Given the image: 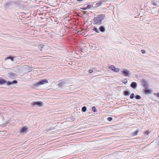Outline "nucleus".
Returning a JSON list of instances; mask_svg holds the SVG:
<instances>
[{
	"label": "nucleus",
	"instance_id": "obj_31",
	"mask_svg": "<svg viewBox=\"0 0 159 159\" xmlns=\"http://www.w3.org/2000/svg\"><path fill=\"white\" fill-rule=\"evenodd\" d=\"M141 52L143 53V54H144L145 53V51L144 50H143V49H142L141 50Z\"/></svg>",
	"mask_w": 159,
	"mask_h": 159
},
{
	"label": "nucleus",
	"instance_id": "obj_6",
	"mask_svg": "<svg viewBox=\"0 0 159 159\" xmlns=\"http://www.w3.org/2000/svg\"><path fill=\"white\" fill-rule=\"evenodd\" d=\"M32 104L34 105L35 106L36 105H38L39 106H43V103L41 102H33Z\"/></svg>",
	"mask_w": 159,
	"mask_h": 159
},
{
	"label": "nucleus",
	"instance_id": "obj_36",
	"mask_svg": "<svg viewBox=\"0 0 159 159\" xmlns=\"http://www.w3.org/2000/svg\"><path fill=\"white\" fill-rule=\"evenodd\" d=\"M84 0H77V1H80V2H81V1H83Z\"/></svg>",
	"mask_w": 159,
	"mask_h": 159
},
{
	"label": "nucleus",
	"instance_id": "obj_21",
	"mask_svg": "<svg viewBox=\"0 0 159 159\" xmlns=\"http://www.w3.org/2000/svg\"><path fill=\"white\" fill-rule=\"evenodd\" d=\"M135 98L137 99H140L141 98L140 96L139 95H136L135 96Z\"/></svg>",
	"mask_w": 159,
	"mask_h": 159
},
{
	"label": "nucleus",
	"instance_id": "obj_22",
	"mask_svg": "<svg viewBox=\"0 0 159 159\" xmlns=\"http://www.w3.org/2000/svg\"><path fill=\"white\" fill-rule=\"evenodd\" d=\"M138 132H139V130H136V131H134L133 132V135H134V136L137 135L138 134Z\"/></svg>",
	"mask_w": 159,
	"mask_h": 159
},
{
	"label": "nucleus",
	"instance_id": "obj_34",
	"mask_svg": "<svg viewBox=\"0 0 159 159\" xmlns=\"http://www.w3.org/2000/svg\"><path fill=\"white\" fill-rule=\"evenodd\" d=\"M93 71V70L90 69V74L92 73Z\"/></svg>",
	"mask_w": 159,
	"mask_h": 159
},
{
	"label": "nucleus",
	"instance_id": "obj_2",
	"mask_svg": "<svg viewBox=\"0 0 159 159\" xmlns=\"http://www.w3.org/2000/svg\"><path fill=\"white\" fill-rule=\"evenodd\" d=\"M48 81L47 80H39L37 83H35L33 85L34 87L39 86L41 85H43L46 83H47Z\"/></svg>",
	"mask_w": 159,
	"mask_h": 159
},
{
	"label": "nucleus",
	"instance_id": "obj_20",
	"mask_svg": "<svg viewBox=\"0 0 159 159\" xmlns=\"http://www.w3.org/2000/svg\"><path fill=\"white\" fill-rule=\"evenodd\" d=\"M92 111L93 112H96L97 111V110L96 109V107L94 106H93L92 107Z\"/></svg>",
	"mask_w": 159,
	"mask_h": 159
},
{
	"label": "nucleus",
	"instance_id": "obj_14",
	"mask_svg": "<svg viewBox=\"0 0 159 159\" xmlns=\"http://www.w3.org/2000/svg\"><path fill=\"white\" fill-rule=\"evenodd\" d=\"M6 81L2 79H0V84L6 83Z\"/></svg>",
	"mask_w": 159,
	"mask_h": 159
},
{
	"label": "nucleus",
	"instance_id": "obj_18",
	"mask_svg": "<svg viewBox=\"0 0 159 159\" xmlns=\"http://www.w3.org/2000/svg\"><path fill=\"white\" fill-rule=\"evenodd\" d=\"M115 68V67L113 65H111L109 67V68L110 69H111L113 71H114V70Z\"/></svg>",
	"mask_w": 159,
	"mask_h": 159
},
{
	"label": "nucleus",
	"instance_id": "obj_3",
	"mask_svg": "<svg viewBox=\"0 0 159 159\" xmlns=\"http://www.w3.org/2000/svg\"><path fill=\"white\" fill-rule=\"evenodd\" d=\"M122 74L124 76H129L131 75V73L130 71L128 70L127 69L124 68L123 69Z\"/></svg>",
	"mask_w": 159,
	"mask_h": 159
},
{
	"label": "nucleus",
	"instance_id": "obj_23",
	"mask_svg": "<svg viewBox=\"0 0 159 159\" xmlns=\"http://www.w3.org/2000/svg\"><path fill=\"white\" fill-rule=\"evenodd\" d=\"M120 71V69L118 68H116V67L115 68L114 70V72H118Z\"/></svg>",
	"mask_w": 159,
	"mask_h": 159
},
{
	"label": "nucleus",
	"instance_id": "obj_25",
	"mask_svg": "<svg viewBox=\"0 0 159 159\" xmlns=\"http://www.w3.org/2000/svg\"><path fill=\"white\" fill-rule=\"evenodd\" d=\"M134 97V93H132L130 95V98L131 99H133Z\"/></svg>",
	"mask_w": 159,
	"mask_h": 159
},
{
	"label": "nucleus",
	"instance_id": "obj_35",
	"mask_svg": "<svg viewBox=\"0 0 159 159\" xmlns=\"http://www.w3.org/2000/svg\"><path fill=\"white\" fill-rule=\"evenodd\" d=\"M89 31V29H87L85 30L86 32V33L87 31Z\"/></svg>",
	"mask_w": 159,
	"mask_h": 159
},
{
	"label": "nucleus",
	"instance_id": "obj_33",
	"mask_svg": "<svg viewBox=\"0 0 159 159\" xmlns=\"http://www.w3.org/2000/svg\"><path fill=\"white\" fill-rule=\"evenodd\" d=\"M40 46L41 48H42L44 47V45H41Z\"/></svg>",
	"mask_w": 159,
	"mask_h": 159
},
{
	"label": "nucleus",
	"instance_id": "obj_19",
	"mask_svg": "<svg viewBox=\"0 0 159 159\" xmlns=\"http://www.w3.org/2000/svg\"><path fill=\"white\" fill-rule=\"evenodd\" d=\"M93 31H95L97 33H99V31L98 30V29H97V28L96 27H94L93 28Z\"/></svg>",
	"mask_w": 159,
	"mask_h": 159
},
{
	"label": "nucleus",
	"instance_id": "obj_13",
	"mask_svg": "<svg viewBox=\"0 0 159 159\" xmlns=\"http://www.w3.org/2000/svg\"><path fill=\"white\" fill-rule=\"evenodd\" d=\"M151 3L152 5H153L154 6H157V2L155 1H152L151 2Z\"/></svg>",
	"mask_w": 159,
	"mask_h": 159
},
{
	"label": "nucleus",
	"instance_id": "obj_30",
	"mask_svg": "<svg viewBox=\"0 0 159 159\" xmlns=\"http://www.w3.org/2000/svg\"><path fill=\"white\" fill-rule=\"evenodd\" d=\"M17 82V81L16 80H14L12 82V84H16Z\"/></svg>",
	"mask_w": 159,
	"mask_h": 159
},
{
	"label": "nucleus",
	"instance_id": "obj_7",
	"mask_svg": "<svg viewBox=\"0 0 159 159\" xmlns=\"http://www.w3.org/2000/svg\"><path fill=\"white\" fill-rule=\"evenodd\" d=\"M130 86L134 89H135L137 87V84L135 82H132L130 84Z\"/></svg>",
	"mask_w": 159,
	"mask_h": 159
},
{
	"label": "nucleus",
	"instance_id": "obj_37",
	"mask_svg": "<svg viewBox=\"0 0 159 159\" xmlns=\"http://www.w3.org/2000/svg\"><path fill=\"white\" fill-rule=\"evenodd\" d=\"M91 5H90V8H91Z\"/></svg>",
	"mask_w": 159,
	"mask_h": 159
},
{
	"label": "nucleus",
	"instance_id": "obj_5",
	"mask_svg": "<svg viewBox=\"0 0 159 159\" xmlns=\"http://www.w3.org/2000/svg\"><path fill=\"white\" fill-rule=\"evenodd\" d=\"M28 128L26 126H24L20 130V133H26L27 132Z\"/></svg>",
	"mask_w": 159,
	"mask_h": 159
},
{
	"label": "nucleus",
	"instance_id": "obj_11",
	"mask_svg": "<svg viewBox=\"0 0 159 159\" xmlns=\"http://www.w3.org/2000/svg\"><path fill=\"white\" fill-rule=\"evenodd\" d=\"M150 91H151V90L149 89H146L144 90V92H145L146 94L150 93Z\"/></svg>",
	"mask_w": 159,
	"mask_h": 159
},
{
	"label": "nucleus",
	"instance_id": "obj_10",
	"mask_svg": "<svg viewBox=\"0 0 159 159\" xmlns=\"http://www.w3.org/2000/svg\"><path fill=\"white\" fill-rule=\"evenodd\" d=\"M130 94V92L128 90H126L124 92V94L125 96H129Z\"/></svg>",
	"mask_w": 159,
	"mask_h": 159
},
{
	"label": "nucleus",
	"instance_id": "obj_16",
	"mask_svg": "<svg viewBox=\"0 0 159 159\" xmlns=\"http://www.w3.org/2000/svg\"><path fill=\"white\" fill-rule=\"evenodd\" d=\"M103 2V1H100L98 3H96V6L98 7H99V6H101V4H102V3Z\"/></svg>",
	"mask_w": 159,
	"mask_h": 159
},
{
	"label": "nucleus",
	"instance_id": "obj_1",
	"mask_svg": "<svg viewBox=\"0 0 159 159\" xmlns=\"http://www.w3.org/2000/svg\"><path fill=\"white\" fill-rule=\"evenodd\" d=\"M105 16L103 14H100L93 19V21L95 24L100 25L102 21L103 20Z\"/></svg>",
	"mask_w": 159,
	"mask_h": 159
},
{
	"label": "nucleus",
	"instance_id": "obj_32",
	"mask_svg": "<svg viewBox=\"0 0 159 159\" xmlns=\"http://www.w3.org/2000/svg\"><path fill=\"white\" fill-rule=\"evenodd\" d=\"M150 133V132L147 131L145 132V134H146L147 135H148Z\"/></svg>",
	"mask_w": 159,
	"mask_h": 159
},
{
	"label": "nucleus",
	"instance_id": "obj_27",
	"mask_svg": "<svg viewBox=\"0 0 159 159\" xmlns=\"http://www.w3.org/2000/svg\"><path fill=\"white\" fill-rule=\"evenodd\" d=\"M7 85H9L12 84V82L7 81Z\"/></svg>",
	"mask_w": 159,
	"mask_h": 159
},
{
	"label": "nucleus",
	"instance_id": "obj_15",
	"mask_svg": "<svg viewBox=\"0 0 159 159\" xmlns=\"http://www.w3.org/2000/svg\"><path fill=\"white\" fill-rule=\"evenodd\" d=\"M96 48L95 46L93 44H90V49H95Z\"/></svg>",
	"mask_w": 159,
	"mask_h": 159
},
{
	"label": "nucleus",
	"instance_id": "obj_24",
	"mask_svg": "<svg viewBox=\"0 0 159 159\" xmlns=\"http://www.w3.org/2000/svg\"><path fill=\"white\" fill-rule=\"evenodd\" d=\"M86 107H84L82 108V110L83 111L85 112L86 111Z\"/></svg>",
	"mask_w": 159,
	"mask_h": 159
},
{
	"label": "nucleus",
	"instance_id": "obj_38",
	"mask_svg": "<svg viewBox=\"0 0 159 159\" xmlns=\"http://www.w3.org/2000/svg\"><path fill=\"white\" fill-rule=\"evenodd\" d=\"M87 35H88L87 34V35H86L85 36H87Z\"/></svg>",
	"mask_w": 159,
	"mask_h": 159
},
{
	"label": "nucleus",
	"instance_id": "obj_9",
	"mask_svg": "<svg viewBox=\"0 0 159 159\" xmlns=\"http://www.w3.org/2000/svg\"><path fill=\"white\" fill-rule=\"evenodd\" d=\"M100 31L102 32H105L106 30L105 27L103 26H101L99 28Z\"/></svg>",
	"mask_w": 159,
	"mask_h": 159
},
{
	"label": "nucleus",
	"instance_id": "obj_8",
	"mask_svg": "<svg viewBox=\"0 0 159 159\" xmlns=\"http://www.w3.org/2000/svg\"><path fill=\"white\" fill-rule=\"evenodd\" d=\"M58 85L60 86H62L64 84V82L63 81V80H60L57 82Z\"/></svg>",
	"mask_w": 159,
	"mask_h": 159
},
{
	"label": "nucleus",
	"instance_id": "obj_29",
	"mask_svg": "<svg viewBox=\"0 0 159 159\" xmlns=\"http://www.w3.org/2000/svg\"><path fill=\"white\" fill-rule=\"evenodd\" d=\"M112 120V118L111 117H109L107 118V120L109 121H111Z\"/></svg>",
	"mask_w": 159,
	"mask_h": 159
},
{
	"label": "nucleus",
	"instance_id": "obj_28",
	"mask_svg": "<svg viewBox=\"0 0 159 159\" xmlns=\"http://www.w3.org/2000/svg\"><path fill=\"white\" fill-rule=\"evenodd\" d=\"M154 95L155 96L159 98V93H154Z\"/></svg>",
	"mask_w": 159,
	"mask_h": 159
},
{
	"label": "nucleus",
	"instance_id": "obj_12",
	"mask_svg": "<svg viewBox=\"0 0 159 159\" xmlns=\"http://www.w3.org/2000/svg\"><path fill=\"white\" fill-rule=\"evenodd\" d=\"M157 11V10H156V8L155 7L153 8L151 11V12L152 14H155V12H156Z\"/></svg>",
	"mask_w": 159,
	"mask_h": 159
},
{
	"label": "nucleus",
	"instance_id": "obj_26",
	"mask_svg": "<svg viewBox=\"0 0 159 159\" xmlns=\"http://www.w3.org/2000/svg\"><path fill=\"white\" fill-rule=\"evenodd\" d=\"M122 82L123 83H126L127 82V79H125L123 80Z\"/></svg>",
	"mask_w": 159,
	"mask_h": 159
},
{
	"label": "nucleus",
	"instance_id": "obj_17",
	"mask_svg": "<svg viewBox=\"0 0 159 159\" xmlns=\"http://www.w3.org/2000/svg\"><path fill=\"white\" fill-rule=\"evenodd\" d=\"M8 59H10L12 61H13V58L11 57H5V60H7Z\"/></svg>",
	"mask_w": 159,
	"mask_h": 159
},
{
	"label": "nucleus",
	"instance_id": "obj_4",
	"mask_svg": "<svg viewBox=\"0 0 159 159\" xmlns=\"http://www.w3.org/2000/svg\"><path fill=\"white\" fill-rule=\"evenodd\" d=\"M141 82L143 87L145 89H147L149 86L148 82L146 81L144 79H142L141 80Z\"/></svg>",
	"mask_w": 159,
	"mask_h": 159
}]
</instances>
